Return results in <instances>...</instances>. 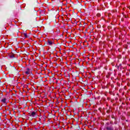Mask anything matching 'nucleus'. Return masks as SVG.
Segmentation results:
<instances>
[{
	"label": "nucleus",
	"mask_w": 130,
	"mask_h": 130,
	"mask_svg": "<svg viewBox=\"0 0 130 130\" xmlns=\"http://www.w3.org/2000/svg\"><path fill=\"white\" fill-rule=\"evenodd\" d=\"M104 130H114V127H113V126H112V125H110L109 122H108L105 123Z\"/></svg>",
	"instance_id": "obj_1"
},
{
	"label": "nucleus",
	"mask_w": 130,
	"mask_h": 130,
	"mask_svg": "<svg viewBox=\"0 0 130 130\" xmlns=\"http://www.w3.org/2000/svg\"><path fill=\"white\" fill-rule=\"evenodd\" d=\"M29 116L30 117H35V115H36V112L32 111L31 113H29Z\"/></svg>",
	"instance_id": "obj_2"
},
{
	"label": "nucleus",
	"mask_w": 130,
	"mask_h": 130,
	"mask_svg": "<svg viewBox=\"0 0 130 130\" xmlns=\"http://www.w3.org/2000/svg\"><path fill=\"white\" fill-rule=\"evenodd\" d=\"M52 44H53V43L52 42H51L50 40H48L47 45H49L50 46H51Z\"/></svg>",
	"instance_id": "obj_3"
},
{
	"label": "nucleus",
	"mask_w": 130,
	"mask_h": 130,
	"mask_svg": "<svg viewBox=\"0 0 130 130\" xmlns=\"http://www.w3.org/2000/svg\"><path fill=\"white\" fill-rule=\"evenodd\" d=\"M8 56L10 57V58H15V55H14V54H9Z\"/></svg>",
	"instance_id": "obj_4"
},
{
	"label": "nucleus",
	"mask_w": 130,
	"mask_h": 130,
	"mask_svg": "<svg viewBox=\"0 0 130 130\" xmlns=\"http://www.w3.org/2000/svg\"><path fill=\"white\" fill-rule=\"evenodd\" d=\"M1 102H3V103H7V99L4 98L2 100H1Z\"/></svg>",
	"instance_id": "obj_5"
},
{
	"label": "nucleus",
	"mask_w": 130,
	"mask_h": 130,
	"mask_svg": "<svg viewBox=\"0 0 130 130\" xmlns=\"http://www.w3.org/2000/svg\"><path fill=\"white\" fill-rule=\"evenodd\" d=\"M25 74H26V75H30V71H26L25 72Z\"/></svg>",
	"instance_id": "obj_6"
},
{
	"label": "nucleus",
	"mask_w": 130,
	"mask_h": 130,
	"mask_svg": "<svg viewBox=\"0 0 130 130\" xmlns=\"http://www.w3.org/2000/svg\"><path fill=\"white\" fill-rule=\"evenodd\" d=\"M23 35H24V37H25V38H27V34L24 33V34H23Z\"/></svg>",
	"instance_id": "obj_7"
},
{
	"label": "nucleus",
	"mask_w": 130,
	"mask_h": 130,
	"mask_svg": "<svg viewBox=\"0 0 130 130\" xmlns=\"http://www.w3.org/2000/svg\"><path fill=\"white\" fill-rule=\"evenodd\" d=\"M26 71H30V68H27Z\"/></svg>",
	"instance_id": "obj_8"
},
{
	"label": "nucleus",
	"mask_w": 130,
	"mask_h": 130,
	"mask_svg": "<svg viewBox=\"0 0 130 130\" xmlns=\"http://www.w3.org/2000/svg\"><path fill=\"white\" fill-rule=\"evenodd\" d=\"M114 124H117V122H114Z\"/></svg>",
	"instance_id": "obj_9"
},
{
	"label": "nucleus",
	"mask_w": 130,
	"mask_h": 130,
	"mask_svg": "<svg viewBox=\"0 0 130 130\" xmlns=\"http://www.w3.org/2000/svg\"><path fill=\"white\" fill-rule=\"evenodd\" d=\"M110 124H112V122H110Z\"/></svg>",
	"instance_id": "obj_10"
},
{
	"label": "nucleus",
	"mask_w": 130,
	"mask_h": 130,
	"mask_svg": "<svg viewBox=\"0 0 130 130\" xmlns=\"http://www.w3.org/2000/svg\"><path fill=\"white\" fill-rule=\"evenodd\" d=\"M98 15H99V16H100V14H98Z\"/></svg>",
	"instance_id": "obj_11"
}]
</instances>
